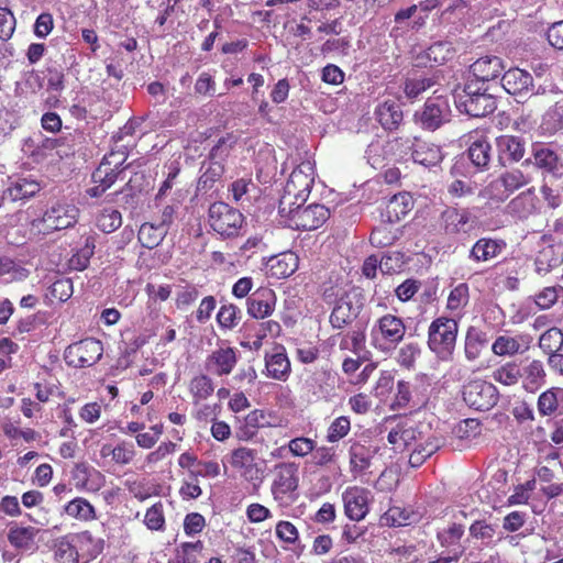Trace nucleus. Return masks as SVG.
<instances>
[{"label":"nucleus","mask_w":563,"mask_h":563,"mask_svg":"<svg viewBox=\"0 0 563 563\" xmlns=\"http://www.w3.org/2000/svg\"><path fill=\"white\" fill-rule=\"evenodd\" d=\"M144 523L151 530H163L165 525V518L163 514V505L161 503L154 504L147 509Z\"/></svg>","instance_id":"obj_62"},{"label":"nucleus","mask_w":563,"mask_h":563,"mask_svg":"<svg viewBox=\"0 0 563 563\" xmlns=\"http://www.w3.org/2000/svg\"><path fill=\"white\" fill-rule=\"evenodd\" d=\"M239 352L230 346L212 351L205 361V368L216 376L230 375L238 364Z\"/></svg>","instance_id":"obj_14"},{"label":"nucleus","mask_w":563,"mask_h":563,"mask_svg":"<svg viewBox=\"0 0 563 563\" xmlns=\"http://www.w3.org/2000/svg\"><path fill=\"white\" fill-rule=\"evenodd\" d=\"M468 298L470 288L467 284L461 283L451 290L448 297L446 308L451 311H459L468 303Z\"/></svg>","instance_id":"obj_51"},{"label":"nucleus","mask_w":563,"mask_h":563,"mask_svg":"<svg viewBox=\"0 0 563 563\" xmlns=\"http://www.w3.org/2000/svg\"><path fill=\"white\" fill-rule=\"evenodd\" d=\"M463 399L468 407L486 411L497 404L498 391L492 383L477 379L464 386Z\"/></svg>","instance_id":"obj_10"},{"label":"nucleus","mask_w":563,"mask_h":563,"mask_svg":"<svg viewBox=\"0 0 563 563\" xmlns=\"http://www.w3.org/2000/svg\"><path fill=\"white\" fill-rule=\"evenodd\" d=\"M501 86L509 95L517 98H527L533 93V77L527 70L510 68L504 73Z\"/></svg>","instance_id":"obj_15"},{"label":"nucleus","mask_w":563,"mask_h":563,"mask_svg":"<svg viewBox=\"0 0 563 563\" xmlns=\"http://www.w3.org/2000/svg\"><path fill=\"white\" fill-rule=\"evenodd\" d=\"M314 181V167L311 162L300 163L290 174L284 195L279 200V211L294 206L297 202H305Z\"/></svg>","instance_id":"obj_3"},{"label":"nucleus","mask_w":563,"mask_h":563,"mask_svg":"<svg viewBox=\"0 0 563 563\" xmlns=\"http://www.w3.org/2000/svg\"><path fill=\"white\" fill-rule=\"evenodd\" d=\"M492 146L489 142L479 137L472 142L467 150V156L472 164L479 170L488 168L492 158Z\"/></svg>","instance_id":"obj_34"},{"label":"nucleus","mask_w":563,"mask_h":563,"mask_svg":"<svg viewBox=\"0 0 563 563\" xmlns=\"http://www.w3.org/2000/svg\"><path fill=\"white\" fill-rule=\"evenodd\" d=\"M375 451L361 444L353 443L349 449L350 471L354 477L365 474L372 465Z\"/></svg>","instance_id":"obj_25"},{"label":"nucleus","mask_w":563,"mask_h":563,"mask_svg":"<svg viewBox=\"0 0 563 563\" xmlns=\"http://www.w3.org/2000/svg\"><path fill=\"white\" fill-rule=\"evenodd\" d=\"M76 488L90 492L99 490L104 484V476L87 463H76L70 472Z\"/></svg>","instance_id":"obj_18"},{"label":"nucleus","mask_w":563,"mask_h":563,"mask_svg":"<svg viewBox=\"0 0 563 563\" xmlns=\"http://www.w3.org/2000/svg\"><path fill=\"white\" fill-rule=\"evenodd\" d=\"M412 159L426 167L438 165L442 158L440 146L416 139L412 144Z\"/></svg>","instance_id":"obj_24"},{"label":"nucleus","mask_w":563,"mask_h":563,"mask_svg":"<svg viewBox=\"0 0 563 563\" xmlns=\"http://www.w3.org/2000/svg\"><path fill=\"white\" fill-rule=\"evenodd\" d=\"M69 534L75 544L76 553L79 555L80 563H89L102 553L104 541L100 538H93L89 531Z\"/></svg>","instance_id":"obj_17"},{"label":"nucleus","mask_w":563,"mask_h":563,"mask_svg":"<svg viewBox=\"0 0 563 563\" xmlns=\"http://www.w3.org/2000/svg\"><path fill=\"white\" fill-rule=\"evenodd\" d=\"M464 534V527L461 523H452L449 528L439 531L437 534L441 547L450 548L459 543Z\"/></svg>","instance_id":"obj_55"},{"label":"nucleus","mask_w":563,"mask_h":563,"mask_svg":"<svg viewBox=\"0 0 563 563\" xmlns=\"http://www.w3.org/2000/svg\"><path fill=\"white\" fill-rule=\"evenodd\" d=\"M314 445H317L314 440L298 437L288 442L287 449L296 457H306L314 451Z\"/></svg>","instance_id":"obj_58"},{"label":"nucleus","mask_w":563,"mask_h":563,"mask_svg":"<svg viewBox=\"0 0 563 563\" xmlns=\"http://www.w3.org/2000/svg\"><path fill=\"white\" fill-rule=\"evenodd\" d=\"M373 335H378L389 346L396 347L405 338L406 325L400 317L384 314L375 322Z\"/></svg>","instance_id":"obj_13"},{"label":"nucleus","mask_w":563,"mask_h":563,"mask_svg":"<svg viewBox=\"0 0 563 563\" xmlns=\"http://www.w3.org/2000/svg\"><path fill=\"white\" fill-rule=\"evenodd\" d=\"M534 163L538 167L547 170H554L558 166V155L549 147L536 148L533 153Z\"/></svg>","instance_id":"obj_61"},{"label":"nucleus","mask_w":563,"mask_h":563,"mask_svg":"<svg viewBox=\"0 0 563 563\" xmlns=\"http://www.w3.org/2000/svg\"><path fill=\"white\" fill-rule=\"evenodd\" d=\"M240 313L241 311L236 306L232 303L223 305L217 314L219 325L225 329L234 328L240 320Z\"/></svg>","instance_id":"obj_59"},{"label":"nucleus","mask_w":563,"mask_h":563,"mask_svg":"<svg viewBox=\"0 0 563 563\" xmlns=\"http://www.w3.org/2000/svg\"><path fill=\"white\" fill-rule=\"evenodd\" d=\"M520 343L517 338L508 335H499L492 345V351L495 355H515L520 352Z\"/></svg>","instance_id":"obj_49"},{"label":"nucleus","mask_w":563,"mask_h":563,"mask_svg":"<svg viewBox=\"0 0 563 563\" xmlns=\"http://www.w3.org/2000/svg\"><path fill=\"white\" fill-rule=\"evenodd\" d=\"M167 230V224L164 221L158 224L143 223L137 233L139 242L146 249H154L162 243Z\"/></svg>","instance_id":"obj_32"},{"label":"nucleus","mask_w":563,"mask_h":563,"mask_svg":"<svg viewBox=\"0 0 563 563\" xmlns=\"http://www.w3.org/2000/svg\"><path fill=\"white\" fill-rule=\"evenodd\" d=\"M478 196L483 199L490 200L495 203H501L509 198V194L504 188V185L499 177L492 180L486 187H484Z\"/></svg>","instance_id":"obj_48"},{"label":"nucleus","mask_w":563,"mask_h":563,"mask_svg":"<svg viewBox=\"0 0 563 563\" xmlns=\"http://www.w3.org/2000/svg\"><path fill=\"white\" fill-rule=\"evenodd\" d=\"M243 221V214L225 202H213L209 208V223L221 235H236Z\"/></svg>","instance_id":"obj_6"},{"label":"nucleus","mask_w":563,"mask_h":563,"mask_svg":"<svg viewBox=\"0 0 563 563\" xmlns=\"http://www.w3.org/2000/svg\"><path fill=\"white\" fill-rule=\"evenodd\" d=\"M297 202L285 211H279L282 217L289 219V225L297 230H316L321 227L330 217V210L323 205H309L301 207Z\"/></svg>","instance_id":"obj_4"},{"label":"nucleus","mask_w":563,"mask_h":563,"mask_svg":"<svg viewBox=\"0 0 563 563\" xmlns=\"http://www.w3.org/2000/svg\"><path fill=\"white\" fill-rule=\"evenodd\" d=\"M488 344V338L486 332L476 328L470 327L465 336L464 353L468 361L477 360L483 350Z\"/></svg>","instance_id":"obj_31"},{"label":"nucleus","mask_w":563,"mask_h":563,"mask_svg":"<svg viewBox=\"0 0 563 563\" xmlns=\"http://www.w3.org/2000/svg\"><path fill=\"white\" fill-rule=\"evenodd\" d=\"M509 212L520 219H526L540 210L539 199L536 196L534 188H529L515 197L508 203Z\"/></svg>","instance_id":"obj_23"},{"label":"nucleus","mask_w":563,"mask_h":563,"mask_svg":"<svg viewBox=\"0 0 563 563\" xmlns=\"http://www.w3.org/2000/svg\"><path fill=\"white\" fill-rule=\"evenodd\" d=\"M331 377V373L327 371H316L306 380V388L313 395H322L327 393V380Z\"/></svg>","instance_id":"obj_60"},{"label":"nucleus","mask_w":563,"mask_h":563,"mask_svg":"<svg viewBox=\"0 0 563 563\" xmlns=\"http://www.w3.org/2000/svg\"><path fill=\"white\" fill-rule=\"evenodd\" d=\"M38 531L34 527H13L8 533V539L19 550L33 551L36 549L35 537Z\"/></svg>","instance_id":"obj_33"},{"label":"nucleus","mask_w":563,"mask_h":563,"mask_svg":"<svg viewBox=\"0 0 563 563\" xmlns=\"http://www.w3.org/2000/svg\"><path fill=\"white\" fill-rule=\"evenodd\" d=\"M415 122L427 131H435L451 120V107L444 96H433L427 99L423 107L416 111Z\"/></svg>","instance_id":"obj_5"},{"label":"nucleus","mask_w":563,"mask_h":563,"mask_svg":"<svg viewBox=\"0 0 563 563\" xmlns=\"http://www.w3.org/2000/svg\"><path fill=\"white\" fill-rule=\"evenodd\" d=\"M121 224V213L114 209H104L97 218V227L106 233L115 231Z\"/></svg>","instance_id":"obj_52"},{"label":"nucleus","mask_w":563,"mask_h":563,"mask_svg":"<svg viewBox=\"0 0 563 563\" xmlns=\"http://www.w3.org/2000/svg\"><path fill=\"white\" fill-rule=\"evenodd\" d=\"M362 307V296L356 289L344 291L338 297L330 314L331 325L343 329L351 324L360 314Z\"/></svg>","instance_id":"obj_7"},{"label":"nucleus","mask_w":563,"mask_h":563,"mask_svg":"<svg viewBox=\"0 0 563 563\" xmlns=\"http://www.w3.org/2000/svg\"><path fill=\"white\" fill-rule=\"evenodd\" d=\"M256 451L250 448L241 446L233 450L229 457V463L235 470L240 471L241 476L254 486L262 483V472L257 467Z\"/></svg>","instance_id":"obj_12"},{"label":"nucleus","mask_w":563,"mask_h":563,"mask_svg":"<svg viewBox=\"0 0 563 563\" xmlns=\"http://www.w3.org/2000/svg\"><path fill=\"white\" fill-rule=\"evenodd\" d=\"M268 424L266 415L263 410H253L244 419V424L240 428L239 437L243 440L252 439L256 430Z\"/></svg>","instance_id":"obj_41"},{"label":"nucleus","mask_w":563,"mask_h":563,"mask_svg":"<svg viewBox=\"0 0 563 563\" xmlns=\"http://www.w3.org/2000/svg\"><path fill=\"white\" fill-rule=\"evenodd\" d=\"M265 367L267 376L277 379L286 380L290 374V362L283 347H277L276 352L266 354Z\"/></svg>","instance_id":"obj_26"},{"label":"nucleus","mask_w":563,"mask_h":563,"mask_svg":"<svg viewBox=\"0 0 563 563\" xmlns=\"http://www.w3.org/2000/svg\"><path fill=\"white\" fill-rule=\"evenodd\" d=\"M427 54L435 63L442 64L453 56L454 47L449 41H439L429 46Z\"/></svg>","instance_id":"obj_56"},{"label":"nucleus","mask_w":563,"mask_h":563,"mask_svg":"<svg viewBox=\"0 0 563 563\" xmlns=\"http://www.w3.org/2000/svg\"><path fill=\"white\" fill-rule=\"evenodd\" d=\"M54 558L57 563H80L79 555L76 553L75 544L70 534H66L56 540L54 545Z\"/></svg>","instance_id":"obj_39"},{"label":"nucleus","mask_w":563,"mask_h":563,"mask_svg":"<svg viewBox=\"0 0 563 563\" xmlns=\"http://www.w3.org/2000/svg\"><path fill=\"white\" fill-rule=\"evenodd\" d=\"M456 108L470 117L483 118L493 113L497 107L496 99L489 93L477 92L467 85L455 100Z\"/></svg>","instance_id":"obj_8"},{"label":"nucleus","mask_w":563,"mask_h":563,"mask_svg":"<svg viewBox=\"0 0 563 563\" xmlns=\"http://www.w3.org/2000/svg\"><path fill=\"white\" fill-rule=\"evenodd\" d=\"M563 262L561 254L553 245H547L541 249L536 257L534 266L539 275H547L553 268L560 266Z\"/></svg>","instance_id":"obj_37"},{"label":"nucleus","mask_w":563,"mask_h":563,"mask_svg":"<svg viewBox=\"0 0 563 563\" xmlns=\"http://www.w3.org/2000/svg\"><path fill=\"white\" fill-rule=\"evenodd\" d=\"M214 391L212 379L201 374L194 377L189 383V393L192 397L194 404H199L202 400L208 399Z\"/></svg>","instance_id":"obj_40"},{"label":"nucleus","mask_w":563,"mask_h":563,"mask_svg":"<svg viewBox=\"0 0 563 563\" xmlns=\"http://www.w3.org/2000/svg\"><path fill=\"white\" fill-rule=\"evenodd\" d=\"M117 154L111 153L109 157H104L97 169L92 173L95 184H101L107 189L117 180L121 172L118 170L122 162L115 161Z\"/></svg>","instance_id":"obj_30"},{"label":"nucleus","mask_w":563,"mask_h":563,"mask_svg":"<svg viewBox=\"0 0 563 563\" xmlns=\"http://www.w3.org/2000/svg\"><path fill=\"white\" fill-rule=\"evenodd\" d=\"M271 493L279 506H289L296 500L299 486V465L296 462H280L273 467Z\"/></svg>","instance_id":"obj_2"},{"label":"nucleus","mask_w":563,"mask_h":563,"mask_svg":"<svg viewBox=\"0 0 563 563\" xmlns=\"http://www.w3.org/2000/svg\"><path fill=\"white\" fill-rule=\"evenodd\" d=\"M103 353L101 341L88 338L70 344L65 350V361L73 367H87L97 363Z\"/></svg>","instance_id":"obj_9"},{"label":"nucleus","mask_w":563,"mask_h":563,"mask_svg":"<svg viewBox=\"0 0 563 563\" xmlns=\"http://www.w3.org/2000/svg\"><path fill=\"white\" fill-rule=\"evenodd\" d=\"M521 377L527 386L538 388L541 386L545 378V371L543 363L539 360H533L521 369Z\"/></svg>","instance_id":"obj_45"},{"label":"nucleus","mask_w":563,"mask_h":563,"mask_svg":"<svg viewBox=\"0 0 563 563\" xmlns=\"http://www.w3.org/2000/svg\"><path fill=\"white\" fill-rule=\"evenodd\" d=\"M346 516L355 521L362 520L368 511L367 492L363 488L351 487L343 493Z\"/></svg>","instance_id":"obj_19"},{"label":"nucleus","mask_w":563,"mask_h":563,"mask_svg":"<svg viewBox=\"0 0 563 563\" xmlns=\"http://www.w3.org/2000/svg\"><path fill=\"white\" fill-rule=\"evenodd\" d=\"M498 161L503 166L519 162L525 155V146L519 137L501 135L496 139Z\"/></svg>","instance_id":"obj_22"},{"label":"nucleus","mask_w":563,"mask_h":563,"mask_svg":"<svg viewBox=\"0 0 563 563\" xmlns=\"http://www.w3.org/2000/svg\"><path fill=\"white\" fill-rule=\"evenodd\" d=\"M65 514L78 521H92L97 518L96 508L82 497H76L64 507Z\"/></svg>","instance_id":"obj_35"},{"label":"nucleus","mask_w":563,"mask_h":563,"mask_svg":"<svg viewBox=\"0 0 563 563\" xmlns=\"http://www.w3.org/2000/svg\"><path fill=\"white\" fill-rule=\"evenodd\" d=\"M396 239L395 233L386 225L374 229L369 236L371 243L377 247L391 245Z\"/></svg>","instance_id":"obj_63"},{"label":"nucleus","mask_w":563,"mask_h":563,"mask_svg":"<svg viewBox=\"0 0 563 563\" xmlns=\"http://www.w3.org/2000/svg\"><path fill=\"white\" fill-rule=\"evenodd\" d=\"M563 404V388L553 387L538 398V411L541 416H551Z\"/></svg>","instance_id":"obj_38"},{"label":"nucleus","mask_w":563,"mask_h":563,"mask_svg":"<svg viewBox=\"0 0 563 563\" xmlns=\"http://www.w3.org/2000/svg\"><path fill=\"white\" fill-rule=\"evenodd\" d=\"M79 209L71 202L58 200L45 211L43 222L47 230H63L73 227L78 219Z\"/></svg>","instance_id":"obj_11"},{"label":"nucleus","mask_w":563,"mask_h":563,"mask_svg":"<svg viewBox=\"0 0 563 563\" xmlns=\"http://www.w3.org/2000/svg\"><path fill=\"white\" fill-rule=\"evenodd\" d=\"M413 207V199L408 192L394 195L385 208V217L389 223L405 218Z\"/></svg>","instance_id":"obj_28"},{"label":"nucleus","mask_w":563,"mask_h":563,"mask_svg":"<svg viewBox=\"0 0 563 563\" xmlns=\"http://www.w3.org/2000/svg\"><path fill=\"white\" fill-rule=\"evenodd\" d=\"M459 323L453 318L439 317L428 329V346L442 361H449L455 350Z\"/></svg>","instance_id":"obj_1"},{"label":"nucleus","mask_w":563,"mask_h":563,"mask_svg":"<svg viewBox=\"0 0 563 563\" xmlns=\"http://www.w3.org/2000/svg\"><path fill=\"white\" fill-rule=\"evenodd\" d=\"M542 128L550 133L563 129V103L558 102L545 112Z\"/></svg>","instance_id":"obj_50"},{"label":"nucleus","mask_w":563,"mask_h":563,"mask_svg":"<svg viewBox=\"0 0 563 563\" xmlns=\"http://www.w3.org/2000/svg\"><path fill=\"white\" fill-rule=\"evenodd\" d=\"M273 275L285 278L292 275L298 268V257L292 252L280 254L271 266Z\"/></svg>","instance_id":"obj_43"},{"label":"nucleus","mask_w":563,"mask_h":563,"mask_svg":"<svg viewBox=\"0 0 563 563\" xmlns=\"http://www.w3.org/2000/svg\"><path fill=\"white\" fill-rule=\"evenodd\" d=\"M560 291H563V287H544L542 290L534 295L533 301L541 310H548L556 303Z\"/></svg>","instance_id":"obj_54"},{"label":"nucleus","mask_w":563,"mask_h":563,"mask_svg":"<svg viewBox=\"0 0 563 563\" xmlns=\"http://www.w3.org/2000/svg\"><path fill=\"white\" fill-rule=\"evenodd\" d=\"M420 354V347L416 343H408L401 346L397 354V362L406 368L413 366L417 356Z\"/></svg>","instance_id":"obj_64"},{"label":"nucleus","mask_w":563,"mask_h":563,"mask_svg":"<svg viewBox=\"0 0 563 563\" xmlns=\"http://www.w3.org/2000/svg\"><path fill=\"white\" fill-rule=\"evenodd\" d=\"M509 196L516 190L522 188L530 181V177L520 169L507 170L498 176Z\"/></svg>","instance_id":"obj_47"},{"label":"nucleus","mask_w":563,"mask_h":563,"mask_svg":"<svg viewBox=\"0 0 563 563\" xmlns=\"http://www.w3.org/2000/svg\"><path fill=\"white\" fill-rule=\"evenodd\" d=\"M539 346L549 357L558 354L563 346V332L555 327L545 330L539 338Z\"/></svg>","instance_id":"obj_42"},{"label":"nucleus","mask_w":563,"mask_h":563,"mask_svg":"<svg viewBox=\"0 0 563 563\" xmlns=\"http://www.w3.org/2000/svg\"><path fill=\"white\" fill-rule=\"evenodd\" d=\"M433 85L434 81L431 78L413 75L406 78L402 85V90L405 96L412 100Z\"/></svg>","instance_id":"obj_44"},{"label":"nucleus","mask_w":563,"mask_h":563,"mask_svg":"<svg viewBox=\"0 0 563 563\" xmlns=\"http://www.w3.org/2000/svg\"><path fill=\"white\" fill-rule=\"evenodd\" d=\"M378 122L385 130H395L402 121V111L394 100H385L375 110Z\"/></svg>","instance_id":"obj_29"},{"label":"nucleus","mask_w":563,"mask_h":563,"mask_svg":"<svg viewBox=\"0 0 563 563\" xmlns=\"http://www.w3.org/2000/svg\"><path fill=\"white\" fill-rule=\"evenodd\" d=\"M351 430V421L347 417L341 416L335 418L328 428L327 441L329 443L339 442L343 439Z\"/></svg>","instance_id":"obj_53"},{"label":"nucleus","mask_w":563,"mask_h":563,"mask_svg":"<svg viewBox=\"0 0 563 563\" xmlns=\"http://www.w3.org/2000/svg\"><path fill=\"white\" fill-rule=\"evenodd\" d=\"M202 168L205 170L199 179V184L205 188L220 179L224 173V165L220 161L209 159L207 164L202 165Z\"/></svg>","instance_id":"obj_57"},{"label":"nucleus","mask_w":563,"mask_h":563,"mask_svg":"<svg viewBox=\"0 0 563 563\" xmlns=\"http://www.w3.org/2000/svg\"><path fill=\"white\" fill-rule=\"evenodd\" d=\"M41 190V185L34 179L18 178L4 191V197L12 201L23 200L33 197Z\"/></svg>","instance_id":"obj_36"},{"label":"nucleus","mask_w":563,"mask_h":563,"mask_svg":"<svg viewBox=\"0 0 563 563\" xmlns=\"http://www.w3.org/2000/svg\"><path fill=\"white\" fill-rule=\"evenodd\" d=\"M492 377L495 382L511 386L517 384L521 377V368L518 364L509 362L495 369Z\"/></svg>","instance_id":"obj_46"},{"label":"nucleus","mask_w":563,"mask_h":563,"mask_svg":"<svg viewBox=\"0 0 563 563\" xmlns=\"http://www.w3.org/2000/svg\"><path fill=\"white\" fill-rule=\"evenodd\" d=\"M473 227L467 209L448 208L441 214V228L446 235L467 233Z\"/></svg>","instance_id":"obj_16"},{"label":"nucleus","mask_w":563,"mask_h":563,"mask_svg":"<svg viewBox=\"0 0 563 563\" xmlns=\"http://www.w3.org/2000/svg\"><path fill=\"white\" fill-rule=\"evenodd\" d=\"M504 69V60L495 55L479 57L470 66V71L481 81H490L498 78Z\"/></svg>","instance_id":"obj_21"},{"label":"nucleus","mask_w":563,"mask_h":563,"mask_svg":"<svg viewBox=\"0 0 563 563\" xmlns=\"http://www.w3.org/2000/svg\"><path fill=\"white\" fill-rule=\"evenodd\" d=\"M501 240L483 238L476 241L470 251V258L475 262H486L498 256L505 249Z\"/></svg>","instance_id":"obj_27"},{"label":"nucleus","mask_w":563,"mask_h":563,"mask_svg":"<svg viewBox=\"0 0 563 563\" xmlns=\"http://www.w3.org/2000/svg\"><path fill=\"white\" fill-rule=\"evenodd\" d=\"M275 292L271 288H260L247 299V312L256 319H264L274 311Z\"/></svg>","instance_id":"obj_20"}]
</instances>
